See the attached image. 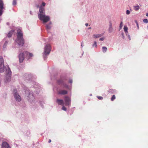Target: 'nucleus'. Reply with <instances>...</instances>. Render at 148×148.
I'll use <instances>...</instances> for the list:
<instances>
[{"instance_id":"obj_1","label":"nucleus","mask_w":148,"mask_h":148,"mask_svg":"<svg viewBox=\"0 0 148 148\" xmlns=\"http://www.w3.org/2000/svg\"><path fill=\"white\" fill-rule=\"evenodd\" d=\"M5 69L6 73V82L10 81L11 78V72L8 66L5 67L4 64L3 59L2 57H0V72L3 73Z\"/></svg>"},{"instance_id":"obj_2","label":"nucleus","mask_w":148,"mask_h":148,"mask_svg":"<svg viewBox=\"0 0 148 148\" xmlns=\"http://www.w3.org/2000/svg\"><path fill=\"white\" fill-rule=\"evenodd\" d=\"M38 16L39 19L43 21L44 23H46L49 20V17L45 16V10L42 5L40 7Z\"/></svg>"},{"instance_id":"obj_3","label":"nucleus","mask_w":148,"mask_h":148,"mask_svg":"<svg viewBox=\"0 0 148 148\" xmlns=\"http://www.w3.org/2000/svg\"><path fill=\"white\" fill-rule=\"evenodd\" d=\"M17 38L15 41L19 46H23L24 44V40L23 38V34L21 29H18L17 30Z\"/></svg>"},{"instance_id":"obj_4","label":"nucleus","mask_w":148,"mask_h":148,"mask_svg":"<svg viewBox=\"0 0 148 148\" xmlns=\"http://www.w3.org/2000/svg\"><path fill=\"white\" fill-rule=\"evenodd\" d=\"M26 56L28 58H30L33 56V54L27 51L24 52L22 53H20L18 56L19 62H23L25 57Z\"/></svg>"},{"instance_id":"obj_5","label":"nucleus","mask_w":148,"mask_h":148,"mask_svg":"<svg viewBox=\"0 0 148 148\" xmlns=\"http://www.w3.org/2000/svg\"><path fill=\"white\" fill-rule=\"evenodd\" d=\"M24 89L25 90V94L27 97V99L28 101L32 102L33 101L34 99V97L33 95V92L32 91H30L26 87H25Z\"/></svg>"},{"instance_id":"obj_6","label":"nucleus","mask_w":148,"mask_h":148,"mask_svg":"<svg viewBox=\"0 0 148 148\" xmlns=\"http://www.w3.org/2000/svg\"><path fill=\"white\" fill-rule=\"evenodd\" d=\"M51 49V47L50 45L47 44L45 45L43 53V57L45 60L46 59L47 56L49 54Z\"/></svg>"},{"instance_id":"obj_7","label":"nucleus","mask_w":148,"mask_h":148,"mask_svg":"<svg viewBox=\"0 0 148 148\" xmlns=\"http://www.w3.org/2000/svg\"><path fill=\"white\" fill-rule=\"evenodd\" d=\"M65 80L64 78H61L58 80V83L59 84L62 86L64 88L69 89L68 86L65 83Z\"/></svg>"},{"instance_id":"obj_8","label":"nucleus","mask_w":148,"mask_h":148,"mask_svg":"<svg viewBox=\"0 0 148 148\" xmlns=\"http://www.w3.org/2000/svg\"><path fill=\"white\" fill-rule=\"evenodd\" d=\"M13 94L15 99L16 101H20L21 99V98L20 95L16 92V90H14L13 91Z\"/></svg>"},{"instance_id":"obj_9","label":"nucleus","mask_w":148,"mask_h":148,"mask_svg":"<svg viewBox=\"0 0 148 148\" xmlns=\"http://www.w3.org/2000/svg\"><path fill=\"white\" fill-rule=\"evenodd\" d=\"M65 105L66 106H70L71 104V100L70 97L65 96L64 97Z\"/></svg>"},{"instance_id":"obj_10","label":"nucleus","mask_w":148,"mask_h":148,"mask_svg":"<svg viewBox=\"0 0 148 148\" xmlns=\"http://www.w3.org/2000/svg\"><path fill=\"white\" fill-rule=\"evenodd\" d=\"M4 9L3 2L2 0H0V16L2 14L3 12L2 10Z\"/></svg>"},{"instance_id":"obj_11","label":"nucleus","mask_w":148,"mask_h":148,"mask_svg":"<svg viewBox=\"0 0 148 148\" xmlns=\"http://www.w3.org/2000/svg\"><path fill=\"white\" fill-rule=\"evenodd\" d=\"M1 147V148H10L9 144L6 142H3Z\"/></svg>"},{"instance_id":"obj_12","label":"nucleus","mask_w":148,"mask_h":148,"mask_svg":"<svg viewBox=\"0 0 148 148\" xmlns=\"http://www.w3.org/2000/svg\"><path fill=\"white\" fill-rule=\"evenodd\" d=\"M124 30L126 34V35L128 38L130 40H131L130 37L129 35L128 34V28L126 26H124Z\"/></svg>"},{"instance_id":"obj_13","label":"nucleus","mask_w":148,"mask_h":148,"mask_svg":"<svg viewBox=\"0 0 148 148\" xmlns=\"http://www.w3.org/2000/svg\"><path fill=\"white\" fill-rule=\"evenodd\" d=\"M113 30V29L112 27V24L111 22L110 21L109 23V27L108 29V32L109 33L112 32Z\"/></svg>"},{"instance_id":"obj_14","label":"nucleus","mask_w":148,"mask_h":148,"mask_svg":"<svg viewBox=\"0 0 148 148\" xmlns=\"http://www.w3.org/2000/svg\"><path fill=\"white\" fill-rule=\"evenodd\" d=\"M52 23L51 22H49L48 24H47L45 26L46 29L47 31L50 30L51 28Z\"/></svg>"},{"instance_id":"obj_15","label":"nucleus","mask_w":148,"mask_h":148,"mask_svg":"<svg viewBox=\"0 0 148 148\" xmlns=\"http://www.w3.org/2000/svg\"><path fill=\"white\" fill-rule=\"evenodd\" d=\"M58 93L59 94L64 95L67 93V91L65 90H60L58 91Z\"/></svg>"},{"instance_id":"obj_16","label":"nucleus","mask_w":148,"mask_h":148,"mask_svg":"<svg viewBox=\"0 0 148 148\" xmlns=\"http://www.w3.org/2000/svg\"><path fill=\"white\" fill-rule=\"evenodd\" d=\"M56 102L59 105H63L64 101L62 99H57L56 100Z\"/></svg>"},{"instance_id":"obj_17","label":"nucleus","mask_w":148,"mask_h":148,"mask_svg":"<svg viewBox=\"0 0 148 148\" xmlns=\"http://www.w3.org/2000/svg\"><path fill=\"white\" fill-rule=\"evenodd\" d=\"M134 10L136 11H138L140 9L139 6L138 4H136L133 6Z\"/></svg>"},{"instance_id":"obj_18","label":"nucleus","mask_w":148,"mask_h":148,"mask_svg":"<svg viewBox=\"0 0 148 148\" xmlns=\"http://www.w3.org/2000/svg\"><path fill=\"white\" fill-rule=\"evenodd\" d=\"M103 35V34H94L93 36L94 38H98Z\"/></svg>"},{"instance_id":"obj_19","label":"nucleus","mask_w":148,"mask_h":148,"mask_svg":"<svg viewBox=\"0 0 148 148\" xmlns=\"http://www.w3.org/2000/svg\"><path fill=\"white\" fill-rule=\"evenodd\" d=\"M14 30H12L10 31L8 34V36L9 38L10 37L12 36L13 33L14 32Z\"/></svg>"},{"instance_id":"obj_20","label":"nucleus","mask_w":148,"mask_h":148,"mask_svg":"<svg viewBox=\"0 0 148 148\" xmlns=\"http://www.w3.org/2000/svg\"><path fill=\"white\" fill-rule=\"evenodd\" d=\"M102 50L103 53H105L107 50V48L106 47H103L102 48Z\"/></svg>"},{"instance_id":"obj_21","label":"nucleus","mask_w":148,"mask_h":148,"mask_svg":"<svg viewBox=\"0 0 148 148\" xmlns=\"http://www.w3.org/2000/svg\"><path fill=\"white\" fill-rule=\"evenodd\" d=\"M8 42L7 41H6L3 45V48H6L7 45L8 44Z\"/></svg>"},{"instance_id":"obj_22","label":"nucleus","mask_w":148,"mask_h":148,"mask_svg":"<svg viewBox=\"0 0 148 148\" xmlns=\"http://www.w3.org/2000/svg\"><path fill=\"white\" fill-rule=\"evenodd\" d=\"M92 46L93 47H96L97 46V42L96 41H94V43L92 45Z\"/></svg>"},{"instance_id":"obj_23","label":"nucleus","mask_w":148,"mask_h":148,"mask_svg":"<svg viewBox=\"0 0 148 148\" xmlns=\"http://www.w3.org/2000/svg\"><path fill=\"white\" fill-rule=\"evenodd\" d=\"M16 4V0H13L12 2V4L13 5H15Z\"/></svg>"},{"instance_id":"obj_24","label":"nucleus","mask_w":148,"mask_h":148,"mask_svg":"<svg viewBox=\"0 0 148 148\" xmlns=\"http://www.w3.org/2000/svg\"><path fill=\"white\" fill-rule=\"evenodd\" d=\"M115 99V95H113L111 98V100L113 101L114 99Z\"/></svg>"},{"instance_id":"obj_25","label":"nucleus","mask_w":148,"mask_h":148,"mask_svg":"<svg viewBox=\"0 0 148 148\" xmlns=\"http://www.w3.org/2000/svg\"><path fill=\"white\" fill-rule=\"evenodd\" d=\"M143 21L145 23H148V20L147 19H144L143 20Z\"/></svg>"},{"instance_id":"obj_26","label":"nucleus","mask_w":148,"mask_h":148,"mask_svg":"<svg viewBox=\"0 0 148 148\" xmlns=\"http://www.w3.org/2000/svg\"><path fill=\"white\" fill-rule=\"evenodd\" d=\"M97 97L98 99L99 100H102L103 99V97L101 96H97Z\"/></svg>"},{"instance_id":"obj_27","label":"nucleus","mask_w":148,"mask_h":148,"mask_svg":"<svg viewBox=\"0 0 148 148\" xmlns=\"http://www.w3.org/2000/svg\"><path fill=\"white\" fill-rule=\"evenodd\" d=\"M130 11L129 10H126V14H127L129 15L130 14Z\"/></svg>"},{"instance_id":"obj_28","label":"nucleus","mask_w":148,"mask_h":148,"mask_svg":"<svg viewBox=\"0 0 148 148\" xmlns=\"http://www.w3.org/2000/svg\"><path fill=\"white\" fill-rule=\"evenodd\" d=\"M62 109V110L64 111H66V108L64 106H63Z\"/></svg>"},{"instance_id":"obj_29","label":"nucleus","mask_w":148,"mask_h":148,"mask_svg":"<svg viewBox=\"0 0 148 148\" xmlns=\"http://www.w3.org/2000/svg\"><path fill=\"white\" fill-rule=\"evenodd\" d=\"M135 22L136 23V25H137V28H138V29H139V25H138V23L137 22V21H135Z\"/></svg>"},{"instance_id":"obj_30","label":"nucleus","mask_w":148,"mask_h":148,"mask_svg":"<svg viewBox=\"0 0 148 148\" xmlns=\"http://www.w3.org/2000/svg\"><path fill=\"white\" fill-rule=\"evenodd\" d=\"M104 37H102V38H100L99 39V40H100V41H103L104 40Z\"/></svg>"},{"instance_id":"obj_31","label":"nucleus","mask_w":148,"mask_h":148,"mask_svg":"<svg viewBox=\"0 0 148 148\" xmlns=\"http://www.w3.org/2000/svg\"><path fill=\"white\" fill-rule=\"evenodd\" d=\"M123 26V23L122 22H121L120 25V27L121 28Z\"/></svg>"},{"instance_id":"obj_32","label":"nucleus","mask_w":148,"mask_h":148,"mask_svg":"<svg viewBox=\"0 0 148 148\" xmlns=\"http://www.w3.org/2000/svg\"><path fill=\"white\" fill-rule=\"evenodd\" d=\"M69 82L70 83H72V79H70L69 81Z\"/></svg>"},{"instance_id":"obj_33","label":"nucleus","mask_w":148,"mask_h":148,"mask_svg":"<svg viewBox=\"0 0 148 148\" xmlns=\"http://www.w3.org/2000/svg\"><path fill=\"white\" fill-rule=\"evenodd\" d=\"M45 3L44 2H42V5L43 6H45Z\"/></svg>"},{"instance_id":"obj_34","label":"nucleus","mask_w":148,"mask_h":148,"mask_svg":"<svg viewBox=\"0 0 148 148\" xmlns=\"http://www.w3.org/2000/svg\"><path fill=\"white\" fill-rule=\"evenodd\" d=\"M122 36H123V39H124V34H123V32L122 33Z\"/></svg>"},{"instance_id":"obj_35","label":"nucleus","mask_w":148,"mask_h":148,"mask_svg":"<svg viewBox=\"0 0 148 148\" xmlns=\"http://www.w3.org/2000/svg\"><path fill=\"white\" fill-rule=\"evenodd\" d=\"M85 25L87 27L88 26V23H86L85 24Z\"/></svg>"},{"instance_id":"obj_36","label":"nucleus","mask_w":148,"mask_h":148,"mask_svg":"<svg viewBox=\"0 0 148 148\" xmlns=\"http://www.w3.org/2000/svg\"><path fill=\"white\" fill-rule=\"evenodd\" d=\"M83 42H82V43H81V46H82V47H83Z\"/></svg>"},{"instance_id":"obj_37","label":"nucleus","mask_w":148,"mask_h":148,"mask_svg":"<svg viewBox=\"0 0 148 148\" xmlns=\"http://www.w3.org/2000/svg\"><path fill=\"white\" fill-rule=\"evenodd\" d=\"M51 142V139H49V141H48V142L50 143Z\"/></svg>"},{"instance_id":"obj_38","label":"nucleus","mask_w":148,"mask_h":148,"mask_svg":"<svg viewBox=\"0 0 148 148\" xmlns=\"http://www.w3.org/2000/svg\"><path fill=\"white\" fill-rule=\"evenodd\" d=\"M146 16H148V13H147L146 14Z\"/></svg>"},{"instance_id":"obj_39","label":"nucleus","mask_w":148,"mask_h":148,"mask_svg":"<svg viewBox=\"0 0 148 148\" xmlns=\"http://www.w3.org/2000/svg\"><path fill=\"white\" fill-rule=\"evenodd\" d=\"M91 29V27H89V28H88V29Z\"/></svg>"},{"instance_id":"obj_40","label":"nucleus","mask_w":148,"mask_h":148,"mask_svg":"<svg viewBox=\"0 0 148 148\" xmlns=\"http://www.w3.org/2000/svg\"><path fill=\"white\" fill-rule=\"evenodd\" d=\"M112 90H110V92H112Z\"/></svg>"},{"instance_id":"obj_41","label":"nucleus","mask_w":148,"mask_h":148,"mask_svg":"<svg viewBox=\"0 0 148 148\" xmlns=\"http://www.w3.org/2000/svg\"><path fill=\"white\" fill-rule=\"evenodd\" d=\"M55 89V88H53V90H54Z\"/></svg>"},{"instance_id":"obj_42","label":"nucleus","mask_w":148,"mask_h":148,"mask_svg":"<svg viewBox=\"0 0 148 148\" xmlns=\"http://www.w3.org/2000/svg\"><path fill=\"white\" fill-rule=\"evenodd\" d=\"M37 94H38V91H37Z\"/></svg>"},{"instance_id":"obj_43","label":"nucleus","mask_w":148,"mask_h":148,"mask_svg":"<svg viewBox=\"0 0 148 148\" xmlns=\"http://www.w3.org/2000/svg\"><path fill=\"white\" fill-rule=\"evenodd\" d=\"M7 25H8V23H7Z\"/></svg>"}]
</instances>
